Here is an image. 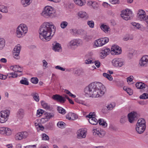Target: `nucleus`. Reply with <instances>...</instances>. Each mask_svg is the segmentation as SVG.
Listing matches in <instances>:
<instances>
[{"label":"nucleus","mask_w":148,"mask_h":148,"mask_svg":"<svg viewBox=\"0 0 148 148\" xmlns=\"http://www.w3.org/2000/svg\"><path fill=\"white\" fill-rule=\"evenodd\" d=\"M121 16L123 19L127 21L131 19L133 15L131 10L127 9L125 10L122 11Z\"/></svg>","instance_id":"6"},{"label":"nucleus","mask_w":148,"mask_h":148,"mask_svg":"<svg viewBox=\"0 0 148 148\" xmlns=\"http://www.w3.org/2000/svg\"><path fill=\"white\" fill-rule=\"evenodd\" d=\"M87 24L91 28H93L94 27V23L93 21H88Z\"/></svg>","instance_id":"47"},{"label":"nucleus","mask_w":148,"mask_h":148,"mask_svg":"<svg viewBox=\"0 0 148 148\" xmlns=\"http://www.w3.org/2000/svg\"><path fill=\"white\" fill-rule=\"evenodd\" d=\"M98 121L100 125H102L105 127L107 126V123L104 121L103 119H99Z\"/></svg>","instance_id":"37"},{"label":"nucleus","mask_w":148,"mask_h":148,"mask_svg":"<svg viewBox=\"0 0 148 148\" xmlns=\"http://www.w3.org/2000/svg\"><path fill=\"white\" fill-rule=\"evenodd\" d=\"M86 131L83 129H79L77 132V138H85L86 136Z\"/></svg>","instance_id":"16"},{"label":"nucleus","mask_w":148,"mask_h":148,"mask_svg":"<svg viewBox=\"0 0 148 148\" xmlns=\"http://www.w3.org/2000/svg\"><path fill=\"white\" fill-rule=\"evenodd\" d=\"M55 68L56 69L60 70L62 71H64L65 70V68H63L62 67L60 66H56Z\"/></svg>","instance_id":"60"},{"label":"nucleus","mask_w":148,"mask_h":148,"mask_svg":"<svg viewBox=\"0 0 148 148\" xmlns=\"http://www.w3.org/2000/svg\"><path fill=\"white\" fill-rule=\"evenodd\" d=\"M68 23L66 21H63L60 23V27L62 29L66 28L68 25Z\"/></svg>","instance_id":"42"},{"label":"nucleus","mask_w":148,"mask_h":148,"mask_svg":"<svg viewBox=\"0 0 148 148\" xmlns=\"http://www.w3.org/2000/svg\"><path fill=\"white\" fill-rule=\"evenodd\" d=\"M28 135V132L26 131L19 132L16 134L15 138L16 140H21L26 138Z\"/></svg>","instance_id":"9"},{"label":"nucleus","mask_w":148,"mask_h":148,"mask_svg":"<svg viewBox=\"0 0 148 148\" xmlns=\"http://www.w3.org/2000/svg\"><path fill=\"white\" fill-rule=\"evenodd\" d=\"M0 133L2 134L9 136L11 134V132L10 129L5 127H0Z\"/></svg>","instance_id":"14"},{"label":"nucleus","mask_w":148,"mask_h":148,"mask_svg":"<svg viewBox=\"0 0 148 148\" xmlns=\"http://www.w3.org/2000/svg\"><path fill=\"white\" fill-rule=\"evenodd\" d=\"M20 83L23 84L27 85L29 84V82L27 80V79L24 78L23 79H22L20 81Z\"/></svg>","instance_id":"45"},{"label":"nucleus","mask_w":148,"mask_h":148,"mask_svg":"<svg viewBox=\"0 0 148 148\" xmlns=\"http://www.w3.org/2000/svg\"><path fill=\"white\" fill-rule=\"evenodd\" d=\"M42 15L47 18H53L55 16V11L50 6H46L44 8Z\"/></svg>","instance_id":"4"},{"label":"nucleus","mask_w":148,"mask_h":148,"mask_svg":"<svg viewBox=\"0 0 148 148\" xmlns=\"http://www.w3.org/2000/svg\"><path fill=\"white\" fill-rule=\"evenodd\" d=\"M112 66L116 68H120L123 66L125 64L124 60L121 58H115L113 59L111 62Z\"/></svg>","instance_id":"5"},{"label":"nucleus","mask_w":148,"mask_h":148,"mask_svg":"<svg viewBox=\"0 0 148 148\" xmlns=\"http://www.w3.org/2000/svg\"><path fill=\"white\" fill-rule=\"evenodd\" d=\"M74 73L79 75L83 73L82 70L80 69H77L74 71Z\"/></svg>","instance_id":"58"},{"label":"nucleus","mask_w":148,"mask_h":148,"mask_svg":"<svg viewBox=\"0 0 148 148\" xmlns=\"http://www.w3.org/2000/svg\"><path fill=\"white\" fill-rule=\"evenodd\" d=\"M122 52L121 48L117 45H113L111 49V53L114 55L120 54Z\"/></svg>","instance_id":"10"},{"label":"nucleus","mask_w":148,"mask_h":148,"mask_svg":"<svg viewBox=\"0 0 148 148\" xmlns=\"http://www.w3.org/2000/svg\"><path fill=\"white\" fill-rule=\"evenodd\" d=\"M103 45L108 42L109 41V39L107 37L101 38Z\"/></svg>","instance_id":"57"},{"label":"nucleus","mask_w":148,"mask_h":148,"mask_svg":"<svg viewBox=\"0 0 148 148\" xmlns=\"http://www.w3.org/2000/svg\"><path fill=\"white\" fill-rule=\"evenodd\" d=\"M52 98L53 100L61 103H64V98H62V96L60 95L56 94L53 95L52 97Z\"/></svg>","instance_id":"20"},{"label":"nucleus","mask_w":148,"mask_h":148,"mask_svg":"<svg viewBox=\"0 0 148 148\" xmlns=\"http://www.w3.org/2000/svg\"><path fill=\"white\" fill-rule=\"evenodd\" d=\"M127 121V117L125 116H122L120 119V122L122 124L125 123Z\"/></svg>","instance_id":"52"},{"label":"nucleus","mask_w":148,"mask_h":148,"mask_svg":"<svg viewBox=\"0 0 148 148\" xmlns=\"http://www.w3.org/2000/svg\"><path fill=\"white\" fill-rule=\"evenodd\" d=\"M89 122L91 124L96 125L97 124L98 121L97 119L95 118V116H94L92 119H89L88 120Z\"/></svg>","instance_id":"28"},{"label":"nucleus","mask_w":148,"mask_h":148,"mask_svg":"<svg viewBox=\"0 0 148 148\" xmlns=\"http://www.w3.org/2000/svg\"><path fill=\"white\" fill-rule=\"evenodd\" d=\"M66 118L69 120L74 121L77 119L78 116L74 113L70 112L66 115Z\"/></svg>","instance_id":"17"},{"label":"nucleus","mask_w":148,"mask_h":148,"mask_svg":"<svg viewBox=\"0 0 148 148\" xmlns=\"http://www.w3.org/2000/svg\"><path fill=\"white\" fill-rule=\"evenodd\" d=\"M54 26L51 22L44 23L39 31L40 38L43 41H49L54 34Z\"/></svg>","instance_id":"2"},{"label":"nucleus","mask_w":148,"mask_h":148,"mask_svg":"<svg viewBox=\"0 0 148 148\" xmlns=\"http://www.w3.org/2000/svg\"><path fill=\"white\" fill-rule=\"evenodd\" d=\"M10 112L9 111L5 110L0 112V123H3L6 121L8 119Z\"/></svg>","instance_id":"7"},{"label":"nucleus","mask_w":148,"mask_h":148,"mask_svg":"<svg viewBox=\"0 0 148 148\" xmlns=\"http://www.w3.org/2000/svg\"><path fill=\"white\" fill-rule=\"evenodd\" d=\"M115 107V105L114 103H111L109 104L106 106L107 108L109 110H112Z\"/></svg>","instance_id":"53"},{"label":"nucleus","mask_w":148,"mask_h":148,"mask_svg":"<svg viewBox=\"0 0 148 148\" xmlns=\"http://www.w3.org/2000/svg\"><path fill=\"white\" fill-rule=\"evenodd\" d=\"M24 114V110L22 109H20L18 112V115L21 117H23Z\"/></svg>","instance_id":"43"},{"label":"nucleus","mask_w":148,"mask_h":148,"mask_svg":"<svg viewBox=\"0 0 148 148\" xmlns=\"http://www.w3.org/2000/svg\"><path fill=\"white\" fill-rule=\"evenodd\" d=\"M94 135L100 137H102L106 134L105 132L103 130H97V129H94L92 130Z\"/></svg>","instance_id":"13"},{"label":"nucleus","mask_w":148,"mask_h":148,"mask_svg":"<svg viewBox=\"0 0 148 148\" xmlns=\"http://www.w3.org/2000/svg\"><path fill=\"white\" fill-rule=\"evenodd\" d=\"M7 78V76L6 75L0 73V79L3 80H5Z\"/></svg>","instance_id":"62"},{"label":"nucleus","mask_w":148,"mask_h":148,"mask_svg":"<svg viewBox=\"0 0 148 148\" xmlns=\"http://www.w3.org/2000/svg\"><path fill=\"white\" fill-rule=\"evenodd\" d=\"M133 39V37H132L131 38L129 36H126L125 37L123 38V40L125 41H127L128 40H132Z\"/></svg>","instance_id":"63"},{"label":"nucleus","mask_w":148,"mask_h":148,"mask_svg":"<svg viewBox=\"0 0 148 148\" xmlns=\"http://www.w3.org/2000/svg\"><path fill=\"white\" fill-rule=\"evenodd\" d=\"M42 139L45 140H48L49 139V136L46 134L44 133L42 135Z\"/></svg>","instance_id":"50"},{"label":"nucleus","mask_w":148,"mask_h":148,"mask_svg":"<svg viewBox=\"0 0 148 148\" xmlns=\"http://www.w3.org/2000/svg\"><path fill=\"white\" fill-rule=\"evenodd\" d=\"M110 51V49H103L100 53V58L101 59L104 58L109 54Z\"/></svg>","instance_id":"18"},{"label":"nucleus","mask_w":148,"mask_h":148,"mask_svg":"<svg viewBox=\"0 0 148 148\" xmlns=\"http://www.w3.org/2000/svg\"><path fill=\"white\" fill-rule=\"evenodd\" d=\"M21 3L23 6L26 7L30 4L31 3V0H21Z\"/></svg>","instance_id":"26"},{"label":"nucleus","mask_w":148,"mask_h":148,"mask_svg":"<svg viewBox=\"0 0 148 148\" xmlns=\"http://www.w3.org/2000/svg\"><path fill=\"white\" fill-rule=\"evenodd\" d=\"M146 127V125H136V130L138 134H141L144 131Z\"/></svg>","instance_id":"21"},{"label":"nucleus","mask_w":148,"mask_h":148,"mask_svg":"<svg viewBox=\"0 0 148 148\" xmlns=\"http://www.w3.org/2000/svg\"><path fill=\"white\" fill-rule=\"evenodd\" d=\"M75 3L77 5L80 6H82L85 3V0H74Z\"/></svg>","instance_id":"32"},{"label":"nucleus","mask_w":148,"mask_h":148,"mask_svg":"<svg viewBox=\"0 0 148 148\" xmlns=\"http://www.w3.org/2000/svg\"><path fill=\"white\" fill-rule=\"evenodd\" d=\"M65 124L62 121H59L57 124V126L59 128H63L64 127Z\"/></svg>","instance_id":"49"},{"label":"nucleus","mask_w":148,"mask_h":148,"mask_svg":"<svg viewBox=\"0 0 148 148\" xmlns=\"http://www.w3.org/2000/svg\"><path fill=\"white\" fill-rule=\"evenodd\" d=\"M133 77L132 76H130L129 77H128L127 79V81L128 82L129 81L130 82H132L133 80Z\"/></svg>","instance_id":"64"},{"label":"nucleus","mask_w":148,"mask_h":148,"mask_svg":"<svg viewBox=\"0 0 148 148\" xmlns=\"http://www.w3.org/2000/svg\"><path fill=\"white\" fill-rule=\"evenodd\" d=\"M105 88L102 83L95 82L91 83L84 89L86 94L95 97L102 96L105 93Z\"/></svg>","instance_id":"1"},{"label":"nucleus","mask_w":148,"mask_h":148,"mask_svg":"<svg viewBox=\"0 0 148 148\" xmlns=\"http://www.w3.org/2000/svg\"><path fill=\"white\" fill-rule=\"evenodd\" d=\"M21 49V46L20 45H18L14 47L13 52H15L16 53H20Z\"/></svg>","instance_id":"34"},{"label":"nucleus","mask_w":148,"mask_h":148,"mask_svg":"<svg viewBox=\"0 0 148 148\" xmlns=\"http://www.w3.org/2000/svg\"><path fill=\"white\" fill-rule=\"evenodd\" d=\"M94 62H92L91 59L89 58L88 59L86 60L85 61V63L86 64H90Z\"/></svg>","instance_id":"61"},{"label":"nucleus","mask_w":148,"mask_h":148,"mask_svg":"<svg viewBox=\"0 0 148 148\" xmlns=\"http://www.w3.org/2000/svg\"><path fill=\"white\" fill-rule=\"evenodd\" d=\"M57 110L59 113L62 114H65L66 112V110L61 107H58Z\"/></svg>","instance_id":"39"},{"label":"nucleus","mask_w":148,"mask_h":148,"mask_svg":"<svg viewBox=\"0 0 148 148\" xmlns=\"http://www.w3.org/2000/svg\"><path fill=\"white\" fill-rule=\"evenodd\" d=\"M131 24L135 28L139 29L140 27V25L138 23L135 22H132L131 23Z\"/></svg>","instance_id":"55"},{"label":"nucleus","mask_w":148,"mask_h":148,"mask_svg":"<svg viewBox=\"0 0 148 148\" xmlns=\"http://www.w3.org/2000/svg\"><path fill=\"white\" fill-rule=\"evenodd\" d=\"M103 76L105 77H106L110 81H112L113 79L112 76L106 73H103Z\"/></svg>","instance_id":"41"},{"label":"nucleus","mask_w":148,"mask_h":148,"mask_svg":"<svg viewBox=\"0 0 148 148\" xmlns=\"http://www.w3.org/2000/svg\"><path fill=\"white\" fill-rule=\"evenodd\" d=\"M100 27L101 30L106 33H108L110 30L109 26L104 24H101L100 26Z\"/></svg>","instance_id":"23"},{"label":"nucleus","mask_w":148,"mask_h":148,"mask_svg":"<svg viewBox=\"0 0 148 148\" xmlns=\"http://www.w3.org/2000/svg\"><path fill=\"white\" fill-rule=\"evenodd\" d=\"M27 31L28 28L27 26L24 24H21L16 29V36L19 38H22L25 36Z\"/></svg>","instance_id":"3"},{"label":"nucleus","mask_w":148,"mask_h":148,"mask_svg":"<svg viewBox=\"0 0 148 148\" xmlns=\"http://www.w3.org/2000/svg\"><path fill=\"white\" fill-rule=\"evenodd\" d=\"M54 114L52 113L46 112L44 114V116L46 119V121H48L51 118H53L54 116Z\"/></svg>","instance_id":"24"},{"label":"nucleus","mask_w":148,"mask_h":148,"mask_svg":"<svg viewBox=\"0 0 148 148\" xmlns=\"http://www.w3.org/2000/svg\"><path fill=\"white\" fill-rule=\"evenodd\" d=\"M78 16L81 18H87L88 17L86 13L85 12L81 11L79 12L78 13Z\"/></svg>","instance_id":"30"},{"label":"nucleus","mask_w":148,"mask_h":148,"mask_svg":"<svg viewBox=\"0 0 148 148\" xmlns=\"http://www.w3.org/2000/svg\"><path fill=\"white\" fill-rule=\"evenodd\" d=\"M16 72L14 71V73H8L7 74V76L9 78L16 77L17 76V74Z\"/></svg>","instance_id":"35"},{"label":"nucleus","mask_w":148,"mask_h":148,"mask_svg":"<svg viewBox=\"0 0 148 148\" xmlns=\"http://www.w3.org/2000/svg\"><path fill=\"white\" fill-rule=\"evenodd\" d=\"M103 45V44L101 38L97 39L95 41L94 47H101Z\"/></svg>","instance_id":"25"},{"label":"nucleus","mask_w":148,"mask_h":148,"mask_svg":"<svg viewBox=\"0 0 148 148\" xmlns=\"http://www.w3.org/2000/svg\"><path fill=\"white\" fill-rule=\"evenodd\" d=\"M148 64V56H143L140 60L139 65L141 67H146Z\"/></svg>","instance_id":"12"},{"label":"nucleus","mask_w":148,"mask_h":148,"mask_svg":"<svg viewBox=\"0 0 148 148\" xmlns=\"http://www.w3.org/2000/svg\"><path fill=\"white\" fill-rule=\"evenodd\" d=\"M41 104L43 108L45 109L49 110L50 109V105L44 101H42L41 102Z\"/></svg>","instance_id":"31"},{"label":"nucleus","mask_w":148,"mask_h":148,"mask_svg":"<svg viewBox=\"0 0 148 148\" xmlns=\"http://www.w3.org/2000/svg\"><path fill=\"white\" fill-rule=\"evenodd\" d=\"M145 121L144 119L140 118L139 119L136 125H146Z\"/></svg>","instance_id":"33"},{"label":"nucleus","mask_w":148,"mask_h":148,"mask_svg":"<svg viewBox=\"0 0 148 148\" xmlns=\"http://www.w3.org/2000/svg\"><path fill=\"white\" fill-rule=\"evenodd\" d=\"M10 69L15 72L22 73L23 71L22 68L18 65L11 66L10 67Z\"/></svg>","instance_id":"22"},{"label":"nucleus","mask_w":148,"mask_h":148,"mask_svg":"<svg viewBox=\"0 0 148 148\" xmlns=\"http://www.w3.org/2000/svg\"><path fill=\"white\" fill-rule=\"evenodd\" d=\"M42 63L43 64V66L44 67V69H45L48 67L47 65L48 64L47 62L45 60H42Z\"/></svg>","instance_id":"59"},{"label":"nucleus","mask_w":148,"mask_h":148,"mask_svg":"<svg viewBox=\"0 0 148 148\" xmlns=\"http://www.w3.org/2000/svg\"><path fill=\"white\" fill-rule=\"evenodd\" d=\"M53 50L55 51L61 52L62 50L61 46L60 44L58 42H54L53 44Z\"/></svg>","instance_id":"19"},{"label":"nucleus","mask_w":148,"mask_h":148,"mask_svg":"<svg viewBox=\"0 0 148 148\" xmlns=\"http://www.w3.org/2000/svg\"><path fill=\"white\" fill-rule=\"evenodd\" d=\"M32 96H33L34 100L37 102H38L39 101V97L38 94L36 93H34L32 94Z\"/></svg>","instance_id":"40"},{"label":"nucleus","mask_w":148,"mask_h":148,"mask_svg":"<svg viewBox=\"0 0 148 148\" xmlns=\"http://www.w3.org/2000/svg\"><path fill=\"white\" fill-rule=\"evenodd\" d=\"M38 81V79L37 77H32L31 79V82L34 84H37Z\"/></svg>","instance_id":"51"},{"label":"nucleus","mask_w":148,"mask_h":148,"mask_svg":"<svg viewBox=\"0 0 148 148\" xmlns=\"http://www.w3.org/2000/svg\"><path fill=\"white\" fill-rule=\"evenodd\" d=\"M1 11L5 13H7L8 11L7 8L4 5L1 6Z\"/></svg>","instance_id":"44"},{"label":"nucleus","mask_w":148,"mask_h":148,"mask_svg":"<svg viewBox=\"0 0 148 148\" xmlns=\"http://www.w3.org/2000/svg\"><path fill=\"white\" fill-rule=\"evenodd\" d=\"M140 98L142 99H147L148 98V95L146 93H144L140 96Z\"/></svg>","instance_id":"56"},{"label":"nucleus","mask_w":148,"mask_h":148,"mask_svg":"<svg viewBox=\"0 0 148 148\" xmlns=\"http://www.w3.org/2000/svg\"><path fill=\"white\" fill-rule=\"evenodd\" d=\"M123 89L130 95H132L133 93V90L130 88L124 87H123Z\"/></svg>","instance_id":"38"},{"label":"nucleus","mask_w":148,"mask_h":148,"mask_svg":"<svg viewBox=\"0 0 148 148\" xmlns=\"http://www.w3.org/2000/svg\"><path fill=\"white\" fill-rule=\"evenodd\" d=\"M44 113V110L41 109H38L37 111V116L39 117Z\"/></svg>","instance_id":"48"},{"label":"nucleus","mask_w":148,"mask_h":148,"mask_svg":"<svg viewBox=\"0 0 148 148\" xmlns=\"http://www.w3.org/2000/svg\"><path fill=\"white\" fill-rule=\"evenodd\" d=\"M89 3H90V4H91V5L92 7L95 9H96L98 7V4L95 1H91Z\"/></svg>","instance_id":"46"},{"label":"nucleus","mask_w":148,"mask_h":148,"mask_svg":"<svg viewBox=\"0 0 148 148\" xmlns=\"http://www.w3.org/2000/svg\"><path fill=\"white\" fill-rule=\"evenodd\" d=\"M137 115V113L135 112H132L128 114L127 117L129 121L131 123H134L138 119Z\"/></svg>","instance_id":"11"},{"label":"nucleus","mask_w":148,"mask_h":148,"mask_svg":"<svg viewBox=\"0 0 148 148\" xmlns=\"http://www.w3.org/2000/svg\"><path fill=\"white\" fill-rule=\"evenodd\" d=\"M72 34L74 35L76 34H80L83 32V30L82 29H72L71 30Z\"/></svg>","instance_id":"29"},{"label":"nucleus","mask_w":148,"mask_h":148,"mask_svg":"<svg viewBox=\"0 0 148 148\" xmlns=\"http://www.w3.org/2000/svg\"><path fill=\"white\" fill-rule=\"evenodd\" d=\"M5 41L3 38H0V50L3 49L5 46Z\"/></svg>","instance_id":"36"},{"label":"nucleus","mask_w":148,"mask_h":148,"mask_svg":"<svg viewBox=\"0 0 148 148\" xmlns=\"http://www.w3.org/2000/svg\"><path fill=\"white\" fill-rule=\"evenodd\" d=\"M146 16V13L143 10H138L137 16L139 20L144 21Z\"/></svg>","instance_id":"15"},{"label":"nucleus","mask_w":148,"mask_h":148,"mask_svg":"<svg viewBox=\"0 0 148 148\" xmlns=\"http://www.w3.org/2000/svg\"><path fill=\"white\" fill-rule=\"evenodd\" d=\"M19 53H20L18 52H13V55L14 58L16 59H19L20 58Z\"/></svg>","instance_id":"54"},{"label":"nucleus","mask_w":148,"mask_h":148,"mask_svg":"<svg viewBox=\"0 0 148 148\" xmlns=\"http://www.w3.org/2000/svg\"><path fill=\"white\" fill-rule=\"evenodd\" d=\"M82 44V40L79 39H73L71 40L68 43L69 47L74 49L75 47H78Z\"/></svg>","instance_id":"8"},{"label":"nucleus","mask_w":148,"mask_h":148,"mask_svg":"<svg viewBox=\"0 0 148 148\" xmlns=\"http://www.w3.org/2000/svg\"><path fill=\"white\" fill-rule=\"evenodd\" d=\"M136 86L138 89H142L145 88V85L141 82H137L136 84Z\"/></svg>","instance_id":"27"}]
</instances>
